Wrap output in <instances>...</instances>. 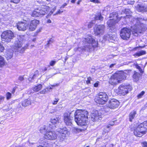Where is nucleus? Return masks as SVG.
Returning <instances> with one entry per match:
<instances>
[{"mask_svg":"<svg viewBox=\"0 0 147 147\" xmlns=\"http://www.w3.org/2000/svg\"><path fill=\"white\" fill-rule=\"evenodd\" d=\"M146 19L143 18H134L133 19V23L134 26L131 27V29L124 28L121 30L120 35L121 38L124 40L128 39L130 36L131 31L135 36H137L138 34L142 33L147 29V25L144 24L142 21Z\"/></svg>","mask_w":147,"mask_h":147,"instance_id":"obj_1","label":"nucleus"},{"mask_svg":"<svg viewBox=\"0 0 147 147\" xmlns=\"http://www.w3.org/2000/svg\"><path fill=\"white\" fill-rule=\"evenodd\" d=\"M88 112L85 110H78L74 113L75 121L77 124L85 126L88 123Z\"/></svg>","mask_w":147,"mask_h":147,"instance_id":"obj_2","label":"nucleus"},{"mask_svg":"<svg viewBox=\"0 0 147 147\" xmlns=\"http://www.w3.org/2000/svg\"><path fill=\"white\" fill-rule=\"evenodd\" d=\"M131 71V70L125 71L123 72H118L112 75L109 80V83L111 85L116 86L121 82L123 80H125L126 78V72Z\"/></svg>","mask_w":147,"mask_h":147,"instance_id":"obj_3","label":"nucleus"},{"mask_svg":"<svg viewBox=\"0 0 147 147\" xmlns=\"http://www.w3.org/2000/svg\"><path fill=\"white\" fill-rule=\"evenodd\" d=\"M147 132V121H145L140 124L134 130V135L138 137H141L142 134H145Z\"/></svg>","mask_w":147,"mask_h":147,"instance_id":"obj_4","label":"nucleus"},{"mask_svg":"<svg viewBox=\"0 0 147 147\" xmlns=\"http://www.w3.org/2000/svg\"><path fill=\"white\" fill-rule=\"evenodd\" d=\"M13 37V34L11 30L4 31L1 35L2 42L3 43L9 42Z\"/></svg>","mask_w":147,"mask_h":147,"instance_id":"obj_5","label":"nucleus"},{"mask_svg":"<svg viewBox=\"0 0 147 147\" xmlns=\"http://www.w3.org/2000/svg\"><path fill=\"white\" fill-rule=\"evenodd\" d=\"M108 96L105 92H100L96 96L94 99L95 102L100 104H104L107 101Z\"/></svg>","mask_w":147,"mask_h":147,"instance_id":"obj_6","label":"nucleus"},{"mask_svg":"<svg viewBox=\"0 0 147 147\" xmlns=\"http://www.w3.org/2000/svg\"><path fill=\"white\" fill-rule=\"evenodd\" d=\"M25 37L24 36H20L18 38V40L16 41L14 43L15 49L16 51L19 52L21 53H22L25 51V49L24 48L22 47V41L25 40Z\"/></svg>","mask_w":147,"mask_h":147,"instance_id":"obj_7","label":"nucleus"},{"mask_svg":"<svg viewBox=\"0 0 147 147\" xmlns=\"http://www.w3.org/2000/svg\"><path fill=\"white\" fill-rule=\"evenodd\" d=\"M85 39L86 41L87 42V45H86L85 46V48L86 49L87 48V49H91L92 47L97 46L98 42L95 41V40L91 36H89Z\"/></svg>","mask_w":147,"mask_h":147,"instance_id":"obj_8","label":"nucleus"},{"mask_svg":"<svg viewBox=\"0 0 147 147\" xmlns=\"http://www.w3.org/2000/svg\"><path fill=\"white\" fill-rule=\"evenodd\" d=\"M130 88L129 84H121L119 88V93L123 96L125 95L128 93L129 89H131Z\"/></svg>","mask_w":147,"mask_h":147,"instance_id":"obj_9","label":"nucleus"},{"mask_svg":"<svg viewBox=\"0 0 147 147\" xmlns=\"http://www.w3.org/2000/svg\"><path fill=\"white\" fill-rule=\"evenodd\" d=\"M57 135L55 132L48 131L45 134L44 137L47 139L54 140L57 138Z\"/></svg>","mask_w":147,"mask_h":147,"instance_id":"obj_10","label":"nucleus"},{"mask_svg":"<svg viewBox=\"0 0 147 147\" xmlns=\"http://www.w3.org/2000/svg\"><path fill=\"white\" fill-rule=\"evenodd\" d=\"M90 115L92 121L94 122L98 121L101 120L102 118L100 114H99L97 111H95L93 113H91Z\"/></svg>","mask_w":147,"mask_h":147,"instance_id":"obj_11","label":"nucleus"},{"mask_svg":"<svg viewBox=\"0 0 147 147\" xmlns=\"http://www.w3.org/2000/svg\"><path fill=\"white\" fill-rule=\"evenodd\" d=\"M60 119V117L58 115L56 116L51 119V123L52 124V125L51 124H49V129H54V128L56 127L55 124L59 123V121Z\"/></svg>","mask_w":147,"mask_h":147,"instance_id":"obj_12","label":"nucleus"},{"mask_svg":"<svg viewBox=\"0 0 147 147\" xmlns=\"http://www.w3.org/2000/svg\"><path fill=\"white\" fill-rule=\"evenodd\" d=\"M117 35L115 33L109 32L108 34L105 35L103 38L105 40H108L111 42H113L116 39Z\"/></svg>","mask_w":147,"mask_h":147,"instance_id":"obj_13","label":"nucleus"},{"mask_svg":"<svg viewBox=\"0 0 147 147\" xmlns=\"http://www.w3.org/2000/svg\"><path fill=\"white\" fill-rule=\"evenodd\" d=\"M118 22L117 20L110 19L107 21V24L110 29L114 32L116 30L115 24Z\"/></svg>","mask_w":147,"mask_h":147,"instance_id":"obj_14","label":"nucleus"},{"mask_svg":"<svg viewBox=\"0 0 147 147\" xmlns=\"http://www.w3.org/2000/svg\"><path fill=\"white\" fill-rule=\"evenodd\" d=\"M105 26L103 25L97 26L94 29V33L96 35L102 34L104 33Z\"/></svg>","mask_w":147,"mask_h":147,"instance_id":"obj_15","label":"nucleus"},{"mask_svg":"<svg viewBox=\"0 0 147 147\" xmlns=\"http://www.w3.org/2000/svg\"><path fill=\"white\" fill-rule=\"evenodd\" d=\"M119 104L118 100L115 99H112L110 100L108 104V107L111 109H114L117 107Z\"/></svg>","mask_w":147,"mask_h":147,"instance_id":"obj_16","label":"nucleus"},{"mask_svg":"<svg viewBox=\"0 0 147 147\" xmlns=\"http://www.w3.org/2000/svg\"><path fill=\"white\" fill-rule=\"evenodd\" d=\"M28 27V25L25 22H19L17 25V28L19 30L24 31Z\"/></svg>","mask_w":147,"mask_h":147,"instance_id":"obj_17","label":"nucleus"},{"mask_svg":"<svg viewBox=\"0 0 147 147\" xmlns=\"http://www.w3.org/2000/svg\"><path fill=\"white\" fill-rule=\"evenodd\" d=\"M39 21L36 20H32L30 23L29 26V30L33 31L36 28L37 25L39 24Z\"/></svg>","mask_w":147,"mask_h":147,"instance_id":"obj_18","label":"nucleus"},{"mask_svg":"<svg viewBox=\"0 0 147 147\" xmlns=\"http://www.w3.org/2000/svg\"><path fill=\"white\" fill-rule=\"evenodd\" d=\"M64 122L66 125H71V119L70 117V114L65 113L64 114Z\"/></svg>","mask_w":147,"mask_h":147,"instance_id":"obj_19","label":"nucleus"},{"mask_svg":"<svg viewBox=\"0 0 147 147\" xmlns=\"http://www.w3.org/2000/svg\"><path fill=\"white\" fill-rule=\"evenodd\" d=\"M13 53V50L10 49L8 50H7L5 55V57L7 60L11 59L12 57Z\"/></svg>","mask_w":147,"mask_h":147,"instance_id":"obj_20","label":"nucleus"},{"mask_svg":"<svg viewBox=\"0 0 147 147\" xmlns=\"http://www.w3.org/2000/svg\"><path fill=\"white\" fill-rule=\"evenodd\" d=\"M58 131L60 133L61 135L66 136L69 133V131H67L66 128L58 129Z\"/></svg>","mask_w":147,"mask_h":147,"instance_id":"obj_21","label":"nucleus"},{"mask_svg":"<svg viewBox=\"0 0 147 147\" xmlns=\"http://www.w3.org/2000/svg\"><path fill=\"white\" fill-rule=\"evenodd\" d=\"M136 114V111L134 110L132 111L130 113L129 115V119L130 121H132L133 119L135 117Z\"/></svg>","mask_w":147,"mask_h":147,"instance_id":"obj_22","label":"nucleus"},{"mask_svg":"<svg viewBox=\"0 0 147 147\" xmlns=\"http://www.w3.org/2000/svg\"><path fill=\"white\" fill-rule=\"evenodd\" d=\"M31 101L30 99L28 98L26 99L23 101L22 102V106L24 107H26L31 105Z\"/></svg>","mask_w":147,"mask_h":147,"instance_id":"obj_23","label":"nucleus"},{"mask_svg":"<svg viewBox=\"0 0 147 147\" xmlns=\"http://www.w3.org/2000/svg\"><path fill=\"white\" fill-rule=\"evenodd\" d=\"M103 17L100 13H98L95 15L94 17V20H100V21H102L103 20Z\"/></svg>","mask_w":147,"mask_h":147,"instance_id":"obj_24","label":"nucleus"},{"mask_svg":"<svg viewBox=\"0 0 147 147\" xmlns=\"http://www.w3.org/2000/svg\"><path fill=\"white\" fill-rule=\"evenodd\" d=\"M49 126H48L47 127L46 126H44L43 127L41 128L40 129V132L43 134H44L46 132L48 131H49L51 129H49Z\"/></svg>","mask_w":147,"mask_h":147,"instance_id":"obj_25","label":"nucleus"},{"mask_svg":"<svg viewBox=\"0 0 147 147\" xmlns=\"http://www.w3.org/2000/svg\"><path fill=\"white\" fill-rule=\"evenodd\" d=\"M109 18H111V19H115L117 20L118 14L116 12H113L110 14Z\"/></svg>","mask_w":147,"mask_h":147,"instance_id":"obj_26","label":"nucleus"},{"mask_svg":"<svg viewBox=\"0 0 147 147\" xmlns=\"http://www.w3.org/2000/svg\"><path fill=\"white\" fill-rule=\"evenodd\" d=\"M140 76V74L139 73L134 71L133 76L134 80L136 82L138 81L139 80Z\"/></svg>","mask_w":147,"mask_h":147,"instance_id":"obj_27","label":"nucleus"},{"mask_svg":"<svg viewBox=\"0 0 147 147\" xmlns=\"http://www.w3.org/2000/svg\"><path fill=\"white\" fill-rule=\"evenodd\" d=\"M42 14L40 12L36 11H34L32 13L31 16L32 17H39Z\"/></svg>","mask_w":147,"mask_h":147,"instance_id":"obj_28","label":"nucleus"},{"mask_svg":"<svg viewBox=\"0 0 147 147\" xmlns=\"http://www.w3.org/2000/svg\"><path fill=\"white\" fill-rule=\"evenodd\" d=\"M146 53V51H145L142 50L135 53L134 55L138 57L144 55Z\"/></svg>","mask_w":147,"mask_h":147,"instance_id":"obj_29","label":"nucleus"},{"mask_svg":"<svg viewBox=\"0 0 147 147\" xmlns=\"http://www.w3.org/2000/svg\"><path fill=\"white\" fill-rule=\"evenodd\" d=\"M42 88V85L41 84H39L33 88V90L35 91H38L40 90Z\"/></svg>","mask_w":147,"mask_h":147,"instance_id":"obj_30","label":"nucleus"},{"mask_svg":"<svg viewBox=\"0 0 147 147\" xmlns=\"http://www.w3.org/2000/svg\"><path fill=\"white\" fill-rule=\"evenodd\" d=\"M139 9L141 11L143 12L146 11L147 10L146 7L143 5H140Z\"/></svg>","mask_w":147,"mask_h":147,"instance_id":"obj_31","label":"nucleus"},{"mask_svg":"<svg viewBox=\"0 0 147 147\" xmlns=\"http://www.w3.org/2000/svg\"><path fill=\"white\" fill-rule=\"evenodd\" d=\"M83 130L81 129H79L74 127L73 129V131L75 133L77 134L79 133V132L82 131Z\"/></svg>","mask_w":147,"mask_h":147,"instance_id":"obj_32","label":"nucleus"},{"mask_svg":"<svg viewBox=\"0 0 147 147\" xmlns=\"http://www.w3.org/2000/svg\"><path fill=\"white\" fill-rule=\"evenodd\" d=\"M5 64V61L3 58L0 56V67H1Z\"/></svg>","mask_w":147,"mask_h":147,"instance_id":"obj_33","label":"nucleus"},{"mask_svg":"<svg viewBox=\"0 0 147 147\" xmlns=\"http://www.w3.org/2000/svg\"><path fill=\"white\" fill-rule=\"evenodd\" d=\"M39 76V72L38 71H36L32 76V79H34L37 78Z\"/></svg>","mask_w":147,"mask_h":147,"instance_id":"obj_34","label":"nucleus"},{"mask_svg":"<svg viewBox=\"0 0 147 147\" xmlns=\"http://www.w3.org/2000/svg\"><path fill=\"white\" fill-rule=\"evenodd\" d=\"M53 39L51 38L48 41L47 45L45 46V47H49V45L51 43H53Z\"/></svg>","mask_w":147,"mask_h":147,"instance_id":"obj_35","label":"nucleus"},{"mask_svg":"<svg viewBox=\"0 0 147 147\" xmlns=\"http://www.w3.org/2000/svg\"><path fill=\"white\" fill-rule=\"evenodd\" d=\"M6 96L7 100L9 99L11 97V94L9 92H7L6 94Z\"/></svg>","mask_w":147,"mask_h":147,"instance_id":"obj_36","label":"nucleus"},{"mask_svg":"<svg viewBox=\"0 0 147 147\" xmlns=\"http://www.w3.org/2000/svg\"><path fill=\"white\" fill-rule=\"evenodd\" d=\"M135 67L136 68L139 69V71L141 73H143V71L142 69L140 67L139 65L137 64H136L135 65Z\"/></svg>","mask_w":147,"mask_h":147,"instance_id":"obj_37","label":"nucleus"},{"mask_svg":"<svg viewBox=\"0 0 147 147\" xmlns=\"http://www.w3.org/2000/svg\"><path fill=\"white\" fill-rule=\"evenodd\" d=\"M66 136L65 135H61L59 136V140L61 142L63 141L64 140L65 138V137Z\"/></svg>","mask_w":147,"mask_h":147,"instance_id":"obj_38","label":"nucleus"},{"mask_svg":"<svg viewBox=\"0 0 147 147\" xmlns=\"http://www.w3.org/2000/svg\"><path fill=\"white\" fill-rule=\"evenodd\" d=\"M145 92L144 91H142L140 93L138 96V98H141L142 96L144 94Z\"/></svg>","mask_w":147,"mask_h":147,"instance_id":"obj_39","label":"nucleus"},{"mask_svg":"<svg viewBox=\"0 0 147 147\" xmlns=\"http://www.w3.org/2000/svg\"><path fill=\"white\" fill-rule=\"evenodd\" d=\"M56 61H51L50 62V65L53 66L55 64Z\"/></svg>","mask_w":147,"mask_h":147,"instance_id":"obj_40","label":"nucleus"},{"mask_svg":"<svg viewBox=\"0 0 147 147\" xmlns=\"http://www.w3.org/2000/svg\"><path fill=\"white\" fill-rule=\"evenodd\" d=\"M109 109L110 108L108 107V104L107 105V106L105 107L104 108V110L106 112H108L109 111Z\"/></svg>","mask_w":147,"mask_h":147,"instance_id":"obj_41","label":"nucleus"},{"mask_svg":"<svg viewBox=\"0 0 147 147\" xmlns=\"http://www.w3.org/2000/svg\"><path fill=\"white\" fill-rule=\"evenodd\" d=\"M59 100V99L58 98H55V100L53 101L52 103L53 105H56Z\"/></svg>","mask_w":147,"mask_h":147,"instance_id":"obj_42","label":"nucleus"},{"mask_svg":"<svg viewBox=\"0 0 147 147\" xmlns=\"http://www.w3.org/2000/svg\"><path fill=\"white\" fill-rule=\"evenodd\" d=\"M4 49V47L0 43V53L2 52Z\"/></svg>","mask_w":147,"mask_h":147,"instance_id":"obj_43","label":"nucleus"},{"mask_svg":"<svg viewBox=\"0 0 147 147\" xmlns=\"http://www.w3.org/2000/svg\"><path fill=\"white\" fill-rule=\"evenodd\" d=\"M18 80L20 82L23 81L24 80L23 76H20L18 78Z\"/></svg>","mask_w":147,"mask_h":147,"instance_id":"obj_44","label":"nucleus"},{"mask_svg":"<svg viewBox=\"0 0 147 147\" xmlns=\"http://www.w3.org/2000/svg\"><path fill=\"white\" fill-rule=\"evenodd\" d=\"M91 79V78L90 77H89L87 78V80L86 81V83L87 84L90 83V81Z\"/></svg>","mask_w":147,"mask_h":147,"instance_id":"obj_45","label":"nucleus"},{"mask_svg":"<svg viewBox=\"0 0 147 147\" xmlns=\"http://www.w3.org/2000/svg\"><path fill=\"white\" fill-rule=\"evenodd\" d=\"M20 0H10L11 2H13L15 3H18Z\"/></svg>","mask_w":147,"mask_h":147,"instance_id":"obj_46","label":"nucleus"},{"mask_svg":"<svg viewBox=\"0 0 147 147\" xmlns=\"http://www.w3.org/2000/svg\"><path fill=\"white\" fill-rule=\"evenodd\" d=\"M123 11L124 12V13L127 14L129 13L130 10L128 9H125Z\"/></svg>","mask_w":147,"mask_h":147,"instance_id":"obj_47","label":"nucleus"},{"mask_svg":"<svg viewBox=\"0 0 147 147\" xmlns=\"http://www.w3.org/2000/svg\"><path fill=\"white\" fill-rule=\"evenodd\" d=\"M5 97L0 95V103L4 100Z\"/></svg>","mask_w":147,"mask_h":147,"instance_id":"obj_48","label":"nucleus"},{"mask_svg":"<svg viewBox=\"0 0 147 147\" xmlns=\"http://www.w3.org/2000/svg\"><path fill=\"white\" fill-rule=\"evenodd\" d=\"M90 1L95 3H99V1L98 0H90Z\"/></svg>","mask_w":147,"mask_h":147,"instance_id":"obj_49","label":"nucleus"},{"mask_svg":"<svg viewBox=\"0 0 147 147\" xmlns=\"http://www.w3.org/2000/svg\"><path fill=\"white\" fill-rule=\"evenodd\" d=\"M142 146L144 147H147V142H144L142 143Z\"/></svg>","mask_w":147,"mask_h":147,"instance_id":"obj_50","label":"nucleus"},{"mask_svg":"<svg viewBox=\"0 0 147 147\" xmlns=\"http://www.w3.org/2000/svg\"><path fill=\"white\" fill-rule=\"evenodd\" d=\"M115 121L116 120L110 121L109 123V125H110L111 126H113L114 125V123H115Z\"/></svg>","mask_w":147,"mask_h":147,"instance_id":"obj_51","label":"nucleus"},{"mask_svg":"<svg viewBox=\"0 0 147 147\" xmlns=\"http://www.w3.org/2000/svg\"><path fill=\"white\" fill-rule=\"evenodd\" d=\"M47 91H48L47 89H46L43 90L42 91H40V94H45V92Z\"/></svg>","mask_w":147,"mask_h":147,"instance_id":"obj_52","label":"nucleus"},{"mask_svg":"<svg viewBox=\"0 0 147 147\" xmlns=\"http://www.w3.org/2000/svg\"><path fill=\"white\" fill-rule=\"evenodd\" d=\"M41 143H42L44 145V146H45L48 147L49 146V145L48 143H46V142H41Z\"/></svg>","mask_w":147,"mask_h":147,"instance_id":"obj_53","label":"nucleus"},{"mask_svg":"<svg viewBox=\"0 0 147 147\" xmlns=\"http://www.w3.org/2000/svg\"><path fill=\"white\" fill-rule=\"evenodd\" d=\"M63 12V11H61V10H59L56 13V14H60L62 13Z\"/></svg>","mask_w":147,"mask_h":147,"instance_id":"obj_54","label":"nucleus"},{"mask_svg":"<svg viewBox=\"0 0 147 147\" xmlns=\"http://www.w3.org/2000/svg\"><path fill=\"white\" fill-rule=\"evenodd\" d=\"M47 91H50L52 89V88L50 86L48 87L47 88H46Z\"/></svg>","mask_w":147,"mask_h":147,"instance_id":"obj_55","label":"nucleus"},{"mask_svg":"<svg viewBox=\"0 0 147 147\" xmlns=\"http://www.w3.org/2000/svg\"><path fill=\"white\" fill-rule=\"evenodd\" d=\"M67 5V3H64L63 5H62L61 7L60 8L61 9L62 8H63L65 6H66Z\"/></svg>","mask_w":147,"mask_h":147,"instance_id":"obj_56","label":"nucleus"},{"mask_svg":"<svg viewBox=\"0 0 147 147\" xmlns=\"http://www.w3.org/2000/svg\"><path fill=\"white\" fill-rule=\"evenodd\" d=\"M59 85V84H54L53 85H51V86L53 87H55V86H58Z\"/></svg>","mask_w":147,"mask_h":147,"instance_id":"obj_57","label":"nucleus"},{"mask_svg":"<svg viewBox=\"0 0 147 147\" xmlns=\"http://www.w3.org/2000/svg\"><path fill=\"white\" fill-rule=\"evenodd\" d=\"M98 86V83H96L94 84V86L96 87H97Z\"/></svg>","mask_w":147,"mask_h":147,"instance_id":"obj_58","label":"nucleus"},{"mask_svg":"<svg viewBox=\"0 0 147 147\" xmlns=\"http://www.w3.org/2000/svg\"><path fill=\"white\" fill-rule=\"evenodd\" d=\"M51 22V20L50 19H48L47 20V23H50Z\"/></svg>","mask_w":147,"mask_h":147,"instance_id":"obj_59","label":"nucleus"},{"mask_svg":"<svg viewBox=\"0 0 147 147\" xmlns=\"http://www.w3.org/2000/svg\"><path fill=\"white\" fill-rule=\"evenodd\" d=\"M32 80H33L32 79V77H30V78H28V80H29V81H30L31 82H32Z\"/></svg>","mask_w":147,"mask_h":147,"instance_id":"obj_60","label":"nucleus"},{"mask_svg":"<svg viewBox=\"0 0 147 147\" xmlns=\"http://www.w3.org/2000/svg\"><path fill=\"white\" fill-rule=\"evenodd\" d=\"M115 65V64H112L110 65V67L111 68L112 67Z\"/></svg>","mask_w":147,"mask_h":147,"instance_id":"obj_61","label":"nucleus"},{"mask_svg":"<svg viewBox=\"0 0 147 147\" xmlns=\"http://www.w3.org/2000/svg\"><path fill=\"white\" fill-rule=\"evenodd\" d=\"M92 25L91 24H89L88 25V27L89 28H91L92 27Z\"/></svg>","mask_w":147,"mask_h":147,"instance_id":"obj_62","label":"nucleus"},{"mask_svg":"<svg viewBox=\"0 0 147 147\" xmlns=\"http://www.w3.org/2000/svg\"><path fill=\"white\" fill-rule=\"evenodd\" d=\"M110 125L109 124L108 125H107L106 126V127L107 128H109L110 127Z\"/></svg>","mask_w":147,"mask_h":147,"instance_id":"obj_63","label":"nucleus"},{"mask_svg":"<svg viewBox=\"0 0 147 147\" xmlns=\"http://www.w3.org/2000/svg\"><path fill=\"white\" fill-rule=\"evenodd\" d=\"M53 146L55 147H58V146H57L56 144H53Z\"/></svg>","mask_w":147,"mask_h":147,"instance_id":"obj_64","label":"nucleus"}]
</instances>
